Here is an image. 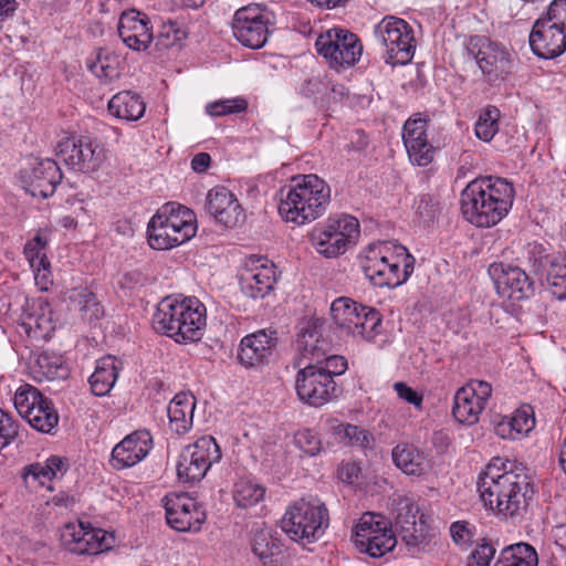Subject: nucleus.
Instances as JSON below:
<instances>
[{
	"label": "nucleus",
	"instance_id": "52",
	"mask_svg": "<svg viewBox=\"0 0 566 566\" xmlns=\"http://www.w3.org/2000/svg\"><path fill=\"white\" fill-rule=\"evenodd\" d=\"M427 123L426 118H409L402 128L403 144L428 139Z\"/></svg>",
	"mask_w": 566,
	"mask_h": 566
},
{
	"label": "nucleus",
	"instance_id": "5",
	"mask_svg": "<svg viewBox=\"0 0 566 566\" xmlns=\"http://www.w3.org/2000/svg\"><path fill=\"white\" fill-rule=\"evenodd\" d=\"M196 232V218L190 209L166 205L150 219L147 239L153 249L168 250L189 241Z\"/></svg>",
	"mask_w": 566,
	"mask_h": 566
},
{
	"label": "nucleus",
	"instance_id": "64",
	"mask_svg": "<svg viewBox=\"0 0 566 566\" xmlns=\"http://www.w3.org/2000/svg\"><path fill=\"white\" fill-rule=\"evenodd\" d=\"M150 279L138 270L129 271L124 274L122 284L128 289L144 286L148 284Z\"/></svg>",
	"mask_w": 566,
	"mask_h": 566
},
{
	"label": "nucleus",
	"instance_id": "60",
	"mask_svg": "<svg viewBox=\"0 0 566 566\" xmlns=\"http://www.w3.org/2000/svg\"><path fill=\"white\" fill-rule=\"evenodd\" d=\"M438 209V201L430 195H423L419 200L417 214L424 223H429L436 218Z\"/></svg>",
	"mask_w": 566,
	"mask_h": 566
},
{
	"label": "nucleus",
	"instance_id": "3",
	"mask_svg": "<svg viewBox=\"0 0 566 566\" xmlns=\"http://www.w3.org/2000/svg\"><path fill=\"white\" fill-rule=\"evenodd\" d=\"M329 200V186L322 178L303 175L280 190L279 213L286 222L302 226L323 216Z\"/></svg>",
	"mask_w": 566,
	"mask_h": 566
},
{
	"label": "nucleus",
	"instance_id": "34",
	"mask_svg": "<svg viewBox=\"0 0 566 566\" xmlns=\"http://www.w3.org/2000/svg\"><path fill=\"white\" fill-rule=\"evenodd\" d=\"M395 465L408 475H421L427 469L424 453L415 446L401 442L391 452Z\"/></svg>",
	"mask_w": 566,
	"mask_h": 566
},
{
	"label": "nucleus",
	"instance_id": "45",
	"mask_svg": "<svg viewBox=\"0 0 566 566\" xmlns=\"http://www.w3.org/2000/svg\"><path fill=\"white\" fill-rule=\"evenodd\" d=\"M534 269L545 272L547 283L559 276H566V256L562 254L541 255L534 259Z\"/></svg>",
	"mask_w": 566,
	"mask_h": 566
},
{
	"label": "nucleus",
	"instance_id": "10",
	"mask_svg": "<svg viewBox=\"0 0 566 566\" xmlns=\"http://www.w3.org/2000/svg\"><path fill=\"white\" fill-rule=\"evenodd\" d=\"M274 15L265 6L251 3L238 9L232 20L234 38L250 49L262 48L270 35Z\"/></svg>",
	"mask_w": 566,
	"mask_h": 566
},
{
	"label": "nucleus",
	"instance_id": "36",
	"mask_svg": "<svg viewBox=\"0 0 566 566\" xmlns=\"http://www.w3.org/2000/svg\"><path fill=\"white\" fill-rule=\"evenodd\" d=\"M146 105L142 97L130 91L115 94L108 102V111L117 118L137 120L143 117Z\"/></svg>",
	"mask_w": 566,
	"mask_h": 566
},
{
	"label": "nucleus",
	"instance_id": "22",
	"mask_svg": "<svg viewBox=\"0 0 566 566\" xmlns=\"http://www.w3.org/2000/svg\"><path fill=\"white\" fill-rule=\"evenodd\" d=\"M489 273L494 280L497 294L503 298L523 301L534 293L533 281L521 268L492 264Z\"/></svg>",
	"mask_w": 566,
	"mask_h": 566
},
{
	"label": "nucleus",
	"instance_id": "8",
	"mask_svg": "<svg viewBox=\"0 0 566 566\" xmlns=\"http://www.w3.org/2000/svg\"><path fill=\"white\" fill-rule=\"evenodd\" d=\"M331 315L334 324L343 333L354 338H373L381 323L377 310L344 296L332 303Z\"/></svg>",
	"mask_w": 566,
	"mask_h": 566
},
{
	"label": "nucleus",
	"instance_id": "2",
	"mask_svg": "<svg viewBox=\"0 0 566 566\" xmlns=\"http://www.w3.org/2000/svg\"><path fill=\"white\" fill-rule=\"evenodd\" d=\"M515 191L504 178L486 176L470 181L461 192V211L478 228L496 226L511 210Z\"/></svg>",
	"mask_w": 566,
	"mask_h": 566
},
{
	"label": "nucleus",
	"instance_id": "57",
	"mask_svg": "<svg viewBox=\"0 0 566 566\" xmlns=\"http://www.w3.org/2000/svg\"><path fill=\"white\" fill-rule=\"evenodd\" d=\"M19 424L0 409V451L8 447L18 436Z\"/></svg>",
	"mask_w": 566,
	"mask_h": 566
},
{
	"label": "nucleus",
	"instance_id": "48",
	"mask_svg": "<svg viewBox=\"0 0 566 566\" xmlns=\"http://www.w3.org/2000/svg\"><path fill=\"white\" fill-rule=\"evenodd\" d=\"M248 107V103L244 98H229L220 99L213 103H209L206 106V112L213 117L226 116L229 114H238L244 112Z\"/></svg>",
	"mask_w": 566,
	"mask_h": 566
},
{
	"label": "nucleus",
	"instance_id": "47",
	"mask_svg": "<svg viewBox=\"0 0 566 566\" xmlns=\"http://www.w3.org/2000/svg\"><path fill=\"white\" fill-rule=\"evenodd\" d=\"M405 146L409 159L417 166L426 167L433 160L434 148L428 139L406 143Z\"/></svg>",
	"mask_w": 566,
	"mask_h": 566
},
{
	"label": "nucleus",
	"instance_id": "14",
	"mask_svg": "<svg viewBox=\"0 0 566 566\" xmlns=\"http://www.w3.org/2000/svg\"><path fill=\"white\" fill-rule=\"evenodd\" d=\"M468 52L474 57L489 82L504 80L512 73L513 59L510 51L486 36H471L468 43Z\"/></svg>",
	"mask_w": 566,
	"mask_h": 566
},
{
	"label": "nucleus",
	"instance_id": "32",
	"mask_svg": "<svg viewBox=\"0 0 566 566\" xmlns=\"http://www.w3.org/2000/svg\"><path fill=\"white\" fill-rule=\"evenodd\" d=\"M297 350L304 357L322 363L328 350V343L323 338L322 333L316 323H307L297 336Z\"/></svg>",
	"mask_w": 566,
	"mask_h": 566
},
{
	"label": "nucleus",
	"instance_id": "11",
	"mask_svg": "<svg viewBox=\"0 0 566 566\" xmlns=\"http://www.w3.org/2000/svg\"><path fill=\"white\" fill-rule=\"evenodd\" d=\"M18 413L39 432L51 433L59 423V415L51 399L31 385L20 386L13 397Z\"/></svg>",
	"mask_w": 566,
	"mask_h": 566
},
{
	"label": "nucleus",
	"instance_id": "58",
	"mask_svg": "<svg viewBox=\"0 0 566 566\" xmlns=\"http://www.w3.org/2000/svg\"><path fill=\"white\" fill-rule=\"evenodd\" d=\"M294 439L295 444L306 454L315 455L321 450V441L318 437L308 429L298 431Z\"/></svg>",
	"mask_w": 566,
	"mask_h": 566
},
{
	"label": "nucleus",
	"instance_id": "62",
	"mask_svg": "<svg viewBox=\"0 0 566 566\" xmlns=\"http://www.w3.org/2000/svg\"><path fill=\"white\" fill-rule=\"evenodd\" d=\"M325 360L324 370H327L331 377L334 379V376L342 375L347 369V361L343 356L331 355L323 358Z\"/></svg>",
	"mask_w": 566,
	"mask_h": 566
},
{
	"label": "nucleus",
	"instance_id": "18",
	"mask_svg": "<svg viewBox=\"0 0 566 566\" xmlns=\"http://www.w3.org/2000/svg\"><path fill=\"white\" fill-rule=\"evenodd\" d=\"M491 395L492 386L489 382L478 379L470 380L454 395L452 407L454 419L467 426L476 423Z\"/></svg>",
	"mask_w": 566,
	"mask_h": 566
},
{
	"label": "nucleus",
	"instance_id": "9",
	"mask_svg": "<svg viewBox=\"0 0 566 566\" xmlns=\"http://www.w3.org/2000/svg\"><path fill=\"white\" fill-rule=\"evenodd\" d=\"M375 36L385 48V62L392 66L409 63L415 54L412 28L402 19L384 18L375 28Z\"/></svg>",
	"mask_w": 566,
	"mask_h": 566
},
{
	"label": "nucleus",
	"instance_id": "12",
	"mask_svg": "<svg viewBox=\"0 0 566 566\" xmlns=\"http://www.w3.org/2000/svg\"><path fill=\"white\" fill-rule=\"evenodd\" d=\"M221 459L214 438L205 436L184 448L177 463V475L184 483L201 481L211 465Z\"/></svg>",
	"mask_w": 566,
	"mask_h": 566
},
{
	"label": "nucleus",
	"instance_id": "42",
	"mask_svg": "<svg viewBox=\"0 0 566 566\" xmlns=\"http://www.w3.org/2000/svg\"><path fill=\"white\" fill-rule=\"evenodd\" d=\"M33 373L39 381H51L55 379H65L69 375V369L63 364L60 356L42 353L35 360Z\"/></svg>",
	"mask_w": 566,
	"mask_h": 566
},
{
	"label": "nucleus",
	"instance_id": "53",
	"mask_svg": "<svg viewBox=\"0 0 566 566\" xmlns=\"http://www.w3.org/2000/svg\"><path fill=\"white\" fill-rule=\"evenodd\" d=\"M512 424H514V438L521 439L527 434L535 426V419L526 409H517L509 416Z\"/></svg>",
	"mask_w": 566,
	"mask_h": 566
},
{
	"label": "nucleus",
	"instance_id": "30",
	"mask_svg": "<svg viewBox=\"0 0 566 566\" xmlns=\"http://www.w3.org/2000/svg\"><path fill=\"white\" fill-rule=\"evenodd\" d=\"M196 407L195 396L189 392H179L169 402L167 412L170 429L178 434L186 433L192 426Z\"/></svg>",
	"mask_w": 566,
	"mask_h": 566
},
{
	"label": "nucleus",
	"instance_id": "21",
	"mask_svg": "<svg viewBox=\"0 0 566 566\" xmlns=\"http://www.w3.org/2000/svg\"><path fill=\"white\" fill-rule=\"evenodd\" d=\"M166 520L177 532H198L206 520V513L187 494L165 497Z\"/></svg>",
	"mask_w": 566,
	"mask_h": 566
},
{
	"label": "nucleus",
	"instance_id": "13",
	"mask_svg": "<svg viewBox=\"0 0 566 566\" xmlns=\"http://www.w3.org/2000/svg\"><path fill=\"white\" fill-rule=\"evenodd\" d=\"M57 156L74 171H97L106 160L104 146L88 136H72L57 144Z\"/></svg>",
	"mask_w": 566,
	"mask_h": 566
},
{
	"label": "nucleus",
	"instance_id": "35",
	"mask_svg": "<svg viewBox=\"0 0 566 566\" xmlns=\"http://www.w3.org/2000/svg\"><path fill=\"white\" fill-rule=\"evenodd\" d=\"M329 429L333 434L346 446L357 448L364 452L371 450L374 447L375 438L373 433L361 427L332 420L329 422Z\"/></svg>",
	"mask_w": 566,
	"mask_h": 566
},
{
	"label": "nucleus",
	"instance_id": "46",
	"mask_svg": "<svg viewBox=\"0 0 566 566\" xmlns=\"http://www.w3.org/2000/svg\"><path fill=\"white\" fill-rule=\"evenodd\" d=\"M397 545V539L394 534H379L375 538L364 541V543H355V547L360 552L369 555L373 558L384 556L386 553L394 549Z\"/></svg>",
	"mask_w": 566,
	"mask_h": 566
},
{
	"label": "nucleus",
	"instance_id": "33",
	"mask_svg": "<svg viewBox=\"0 0 566 566\" xmlns=\"http://www.w3.org/2000/svg\"><path fill=\"white\" fill-rule=\"evenodd\" d=\"M118 377L117 359L105 356L97 360L94 373L90 377L92 392L95 396H106L114 387Z\"/></svg>",
	"mask_w": 566,
	"mask_h": 566
},
{
	"label": "nucleus",
	"instance_id": "38",
	"mask_svg": "<svg viewBox=\"0 0 566 566\" xmlns=\"http://www.w3.org/2000/svg\"><path fill=\"white\" fill-rule=\"evenodd\" d=\"M494 566H538L536 549L525 542L504 547Z\"/></svg>",
	"mask_w": 566,
	"mask_h": 566
},
{
	"label": "nucleus",
	"instance_id": "54",
	"mask_svg": "<svg viewBox=\"0 0 566 566\" xmlns=\"http://www.w3.org/2000/svg\"><path fill=\"white\" fill-rule=\"evenodd\" d=\"M496 553L495 547L483 539L468 557V566H490Z\"/></svg>",
	"mask_w": 566,
	"mask_h": 566
},
{
	"label": "nucleus",
	"instance_id": "61",
	"mask_svg": "<svg viewBox=\"0 0 566 566\" xmlns=\"http://www.w3.org/2000/svg\"><path fill=\"white\" fill-rule=\"evenodd\" d=\"M34 272L35 284L41 291H48L53 283L50 261L42 262L39 266H31Z\"/></svg>",
	"mask_w": 566,
	"mask_h": 566
},
{
	"label": "nucleus",
	"instance_id": "37",
	"mask_svg": "<svg viewBox=\"0 0 566 566\" xmlns=\"http://www.w3.org/2000/svg\"><path fill=\"white\" fill-rule=\"evenodd\" d=\"M115 545V536L113 533L102 528L92 527L90 523L86 525L85 535L75 546L74 554L77 555H97L109 551Z\"/></svg>",
	"mask_w": 566,
	"mask_h": 566
},
{
	"label": "nucleus",
	"instance_id": "43",
	"mask_svg": "<svg viewBox=\"0 0 566 566\" xmlns=\"http://www.w3.org/2000/svg\"><path fill=\"white\" fill-rule=\"evenodd\" d=\"M265 495V489L250 479H239L232 490L235 505L247 510L260 503Z\"/></svg>",
	"mask_w": 566,
	"mask_h": 566
},
{
	"label": "nucleus",
	"instance_id": "49",
	"mask_svg": "<svg viewBox=\"0 0 566 566\" xmlns=\"http://www.w3.org/2000/svg\"><path fill=\"white\" fill-rule=\"evenodd\" d=\"M187 36L186 31L179 28L178 23L171 20L163 24L156 38L158 48L168 49L177 45Z\"/></svg>",
	"mask_w": 566,
	"mask_h": 566
},
{
	"label": "nucleus",
	"instance_id": "29",
	"mask_svg": "<svg viewBox=\"0 0 566 566\" xmlns=\"http://www.w3.org/2000/svg\"><path fill=\"white\" fill-rule=\"evenodd\" d=\"M251 546L253 554L266 566H277L283 557V544L271 527L255 525L252 531Z\"/></svg>",
	"mask_w": 566,
	"mask_h": 566
},
{
	"label": "nucleus",
	"instance_id": "44",
	"mask_svg": "<svg viewBox=\"0 0 566 566\" xmlns=\"http://www.w3.org/2000/svg\"><path fill=\"white\" fill-rule=\"evenodd\" d=\"M500 111L495 106L484 108L476 123L475 135L483 142H490L499 132Z\"/></svg>",
	"mask_w": 566,
	"mask_h": 566
},
{
	"label": "nucleus",
	"instance_id": "17",
	"mask_svg": "<svg viewBox=\"0 0 566 566\" xmlns=\"http://www.w3.org/2000/svg\"><path fill=\"white\" fill-rule=\"evenodd\" d=\"M295 390L302 401L313 407L327 403L339 392L329 373L316 364H310L298 370Z\"/></svg>",
	"mask_w": 566,
	"mask_h": 566
},
{
	"label": "nucleus",
	"instance_id": "28",
	"mask_svg": "<svg viewBox=\"0 0 566 566\" xmlns=\"http://www.w3.org/2000/svg\"><path fill=\"white\" fill-rule=\"evenodd\" d=\"M390 250L392 251V242H379L370 244L361 261V269L365 276L378 287H385V277L392 276L388 271V263L394 260L390 259Z\"/></svg>",
	"mask_w": 566,
	"mask_h": 566
},
{
	"label": "nucleus",
	"instance_id": "6",
	"mask_svg": "<svg viewBox=\"0 0 566 566\" xmlns=\"http://www.w3.org/2000/svg\"><path fill=\"white\" fill-rule=\"evenodd\" d=\"M328 524V510L316 497L293 502L281 518L282 531L294 542L311 543L319 538Z\"/></svg>",
	"mask_w": 566,
	"mask_h": 566
},
{
	"label": "nucleus",
	"instance_id": "1",
	"mask_svg": "<svg viewBox=\"0 0 566 566\" xmlns=\"http://www.w3.org/2000/svg\"><path fill=\"white\" fill-rule=\"evenodd\" d=\"M495 458L479 475L476 486L481 500L491 511L504 517L521 516L526 512L533 489L524 469Z\"/></svg>",
	"mask_w": 566,
	"mask_h": 566
},
{
	"label": "nucleus",
	"instance_id": "16",
	"mask_svg": "<svg viewBox=\"0 0 566 566\" xmlns=\"http://www.w3.org/2000/svg\"><path fill=\"white\" fill-rule=\"evenodd\" d=\"M395 525L407 547L412 553L424 549L429 543L430 528L419 505L409 497H399L395 501Z\"/></svg>",
	"mask_w": 566,
	"mask_h": 566
},
{
	"label": "nucleus",
	"instance_id": "25",
	"mask_svg": "<svg viewBox=\"0 0 566 566\" xmlns=\"http://www.w3.org/2000/svg\"><path fill=\"white\" fill-rule=\"evenodd\" d=\"M532 52L545 60L555 59L566 51V32L538 18L530 33Z\"/></svg>",
	"mask_w": 566,
	"mask_h": 566
},
{
	"label": "nucleus",
	"instance_id": "39",
	"mask_svg": "<svg viewBox=\"0 0 566 566\" xmlns=\"http://www.w3.org/2000/svg\"><path fill=\"white\" fill-rule=\"evenodd\" d=\"M69 300L71 306L81 313L83 319L92 322L103 316V306L96 300L95 294L87 287L78 286L72 289Z\"/></svg>",
	"mask_w": 566,
	"mask_h": 566
},
{
	"label": "nucleus",
	"instance_id": "27",
	"mask_svg": "<svg viewBox=\"0 0 566 566\" xmlns=\"http://www.w3.org/2000/svg\"><path fill=\"white\" fill-rule=\"evenodd\" d=\"M275 281L274 264L260 259L241 274V291L251 298H263L273 290Z\"/></svg>",
	"mask_w": 566,
	"mask_h": 566
},
{
	"label": "nucleus",
	"instance_id": "20",
	"mask_svg": "<svg viewBox=\"0 0 566 566\" xmlns=\"http://www.w3.org/2000/svg\"><path fill=\"white\" fill-rule=\"evenodd\" d=\"M20 176L24 189L40 198L52 196L63 177L57 164L50 158H34L20 171Z\"/></svg>",
	"mask_w": 566,
	"mask_h": 566
},
{
	"label": "nucleus",
	"instance_id": "55",
	"mask_svg": "<svg viewBox=\"0 0 566 566\" xmlns=\"http://www.w3.org/2000/svg\"><path fill=\"white\" fill-rule=\"evenodd\" d=\"M452 541L462 548H468L474 537V526L468 521H455L450 525Z\"/></svg>",
	"mask_w": 566,
	"mask_h": 566
},
{
	"label": "nucleus",
	"instance_id": "15",
	"mask_svg": "<svg viewBox=\"0 0 566 566\" xmlns=\"http://www.w3.org/2000/svg\"><path fill=\"white\" fill-rule=\"evenodd\" d=\"M315 48L332 66H352L358 62L363 53L358 36L340 28H333L319 34Z\"/></svg>",
	"mask_w": 566,
	"mask_h": 566
},
{
	"label": "nucleus",
	"instance_id": "4",
	"mask_svg": "<svg viewBox=\"0 0 566 566\" xmlns=\"http://www.w3.org/2000/svg\"><path fill=\"white\" fill-rule=\"evenodd\" d=\"M206 321V306L197 297H166L153 316V326L177 343H192L201 339Z\"/></svg>",
	"mask_w": 566,
	"mask_h": 566
},
{
	"label": "nucleus",
	"instance_id": "56",
	"mask_svg": "<svg viewBox=\"0 0 566 566\" xmlns=\"http://www.w3.org/2000/svg\"><path fill=\"white\" fill-rule=\"evenodd\" d=\"M541 19L566 32V0H553Z\"/></svg>",
	"mask_w": 566,
	"mask_h": 566
},
{
	"label": "nucleus",
	"instance_id": "24",
	"mask_svg": "<svg viewBox=\"0 0 566 566\" xmlns=\"http://www.w3.org/2000/svg\"><path fill=\"white\" fill-rule=\"evenodd\" d=\"M117 32L125 45L137 52L146 51L154 40L149 18L134 9L120 14Z\"/></svg>",
	"mask_w": 566,
	"mask_h": 566
},
{
	"label": "nucleus",
	"instance_id": "19",
	"mask_svg": "<svg viewBox=\"0 0 566 566\" xmlns=\"http://www.w3.org/2000/svg\"><path fill=\"white\" fill-rule=\"evenodd\" d=\"M277 332L271 328L259 329L245 335L239 345L238 359L245 368H258L270 364L276 354Z\"/></svg>",
	"mask_w": 566,
	"mask_h": 566
},
{
	"label": "nucleus",
	"instance_id": "23",
	"mask_svg": "<svg viewBox=\"0 0 566 566\" xmlns=\"http://www.w3.org/2000/svg\"><path fill=\"white\" fill-rule=\"evenodd\" d=\"M206 210L216 222L226 228H235L245 219L244 210L239 200L224 187H214L208 191Z\"/></svg>",
	"mask_w": 566,
	"mask_h": 566
},
{
	"label": "nucleus",
	"instance_id": "63",
	"mask_svg": "<svg viewBox=\"0 0 566 566\" xmlns=\"http://www.w3.org/2000/svg\"><path fill=\"white\" fill-rule=\"evenodd\" d=\"M394 388L398 395V397L408 403H411L416 407H420L422 402V397L418 395L412 388L407 386L405 382H396Z\"/></svg>",
	"mask_w": 566,
	"mask_h": 566
},
{
	"label": "nucleus",
	"instance_id": "59",
	"mask_svg": "<svg viewBox=\"0 0 566 566\" xmlns=\"http://www.w3.org/2000/svg\"><path fill=\"white\" fill-rule=\"evenodd\" d=\"M51 468L45 465V463H33L24 469L23 479L27 484L30 483V480L34 482H39L41 485H44L45 481H50L53 479L51 475Z\"/></svg>",
	"mask_w": 566,
	"mask_h": 566
},
{
	"label": "nucleus",
	"instance_id": "26",
	"mask_svg": "<svg viewBox=\"0 0 566 566\" xmlns=\"http://www.w3.org/2000/svg\"><path fill=\"white\" fill-rule=\"evenodd\" d=\"M151 448L150 432L136 430L114 447L111 463L117 470L130 468L145 459Z\"/></svg>",
	"mask_w": 566,
	"mask_h": 566
},
{
	"label": "nucleus",
	"instance_id": "31",
	"mask_svg": "<svg viewBox=\"0 0 566 566\" xmlns=\"http://www.w3.org/2000/svg\"><path fill=\"white\" fill-rule=\"evenodd\" d=\"M392 251L390 250V259L392 262L388 263V271L392 276L385 277V286L397 287L405 283L413 272V256L408 250L401 245L392 242Z\"/></svg>",
	"mask_w": 566,
	"mask_h": 566
},
{
	"label": "nucleus",
	"instance_id": "50",
	"mask_svg": "<svg viewBox=\"0 0 566 566\" xmlns=\"http://www.w3.org/2000/svg\"><path fill=\"white\" fill-rule=\"evenodd\" d=\"M48 240L39 232L35 237L28 241L24 245L23 253L30 266H39L42 262L48 261L45 248Z\"/></svg>",
	"mask_w": 566,
	"mask_h": 566
},
{
	"label": "nucleus",
	"instance_id": "51",
	"mask_svg": "<svg viewBox=\"0 0 566 566\" xmlns=\"http://www.w3.org/2000/svg\"><path fill=\"white\" fill-rule=\"evenodd\" d=\"M87 523L82 521L66 523L61 533V539L70 552L74 553L75 546L82 542Z\"/></svg>",
	"mask_w": 566,
	"mask_h": 566
},
{
	"label": "nucleus",
	"instance_id": "41",
	"mask_svg": "<svg viewBox=\"0 0 566 566\" xmlns=\"http://www.w3.org/2000/svg\"><path fill=\"white\" fill-rule=\"evenodd\" d=\"M118 57L104 49H98L94 55L87 57V69L98 78L111 81L119 75Z\"/></svg>",
	"mask_w": 566,
	"mask_h": 566
},
{
	"label": "nucleus",
	"instance_id": "40",
	"mask_svg": "<svg viewBox=\"0 0 566 566\" xmlns=\"http://www.w3.org/2000/svg\"><path fill=\"white\" fill-rule=\"evenodd\" d=\"M379 534H394L392 531L388 527L387 521L378 514L375 513H364L353 530V542L355 543H364V541H368L369 538H375Z\"/></svg>",
	"mask_w": 566,
	"mask_h": 566
},
{
	"label": "nucleus",
	"instance_id": "7",
	"mask_svg": "<svg viewBox=\"0 0 566 566\" xmlns=\"http://www.w3.org/2000/svg\"><path fill=\"white\" fill-rule=\"evenodd\" d=\"M360 233L358 220L349 214L329 217L316 227L311 241L315 250L325 258H337L355 245Z\"/></svg>",
	"mask_w": 566,
	"mask_h": 566
}]
</instances>
